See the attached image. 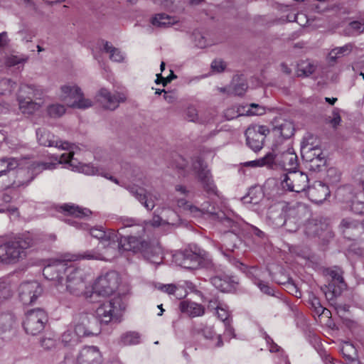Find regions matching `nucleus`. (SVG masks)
<instances>
[{
  "label": "nucleus",
  "mask_w": 364,
  "mask_h": 364,
  "mask_svg": "<svg viewBox=\"0 0 364 364\" xmlns=\"http://www.w3.org/2000/svg\"><path fill=\"white\" fill-rule=\"evenodd\" d=\"M92 237L100 240L104 251L100 252L98 250H87L80 255V259L109 261L113 259L118 246V233L112 229L105 230L102 227L90 229Z\"/></svg>",
  "instance_id": "nucleus-1"
},
{
  "label": "nucleus",
  "mask_w": 364,
  "mask_h": 364,
  "mask_svg": "<svg viewBox=\"0 0 364 364\" xmlns=\"http://www.w3.org/2000/svg\"><path fill=\"white\" fill-rule=\"evenodd\" d=\"M36 245L30 233L23 234L0 245V261L5 264H15L25 259L30 248Z\"/></svg>",
  "instance_id": "nucleus-2"
},
{
  "label": "nucleus",
  "mask_w": 364,
  "mask_h": 364,
  "mask_svg": "<svg viewBox=\"0 0 364 364\" xmlns=\"http://www.w3.org/2000/svg\"><path fill=\"white\" fill-rule=\"evenodd\" d=\"M80 259L79 255L65 254L59 258L50 259L48 260V264L45 265L43 274L46 279L51 281H55L56 285L63 287V274L68 262Z\"/></svg>",
  "instance_id": "nucleus-3"
},
{
  "label": "nucleus",
  "mask_w": 364,
  "mask_h": 364,
  "mask_svg": "<svg viewBox=\"0 0 364 364\" xmlns=\"http://www.w3.org/2000/svg\"><path fill=\"white\" fill-rule=\"evenodd\" d=\"M126 304L121 296L112 298L102 304L96 310V318L99 323L107 324L111 321L119 322L122 312L125 309Z\"/></svg>",
  "instance_id": "nucleus-4"
},
{
  "label": "nucleus",
  "mask_w": 364,
  "mask_h": 364,
  "mask_svg": "<svg viewBox=\"0 0 364 364\" xmlns=\"http://www.w3.org/2000/svg\"><path fill=\"white\" fill-rule=\"evenodd\" d=\"M71 328L80 338L97 336L101 331L97 319L85 313L79 314L74 317Z\"/></svg>",
  "instance_id": "nucleus-5"
},
{
  "label": "nucleus",
  "mask_w": 364,
  "mask_h": 364,
  "mask_svg": "<svg viewBox=\"0 0 364 364\" xmlns=\"http://www.w3.org/2000/svg\"><path fill=\"white\" fill-rule=\"evenodd\" d=\"M76 148L77 146L74 144L68 153L63 154L59 159V163L65 164L67 168H70L73 171H77L89 176H102L103 173L102 169L95 167L90 164H82L74 157L76 153Z\"/></svg>",
  "instance_id": "nucleus-6"
},
{
  "label": "nucleus",
  "mask_w": 364,
  "mask_h": 364,
  "mask_svg": "<svg viewBox=\"0 0 364 364\" xmlns=\"http://www.w3.org/2000/svg\"><path fill=\"white\" fill-rule=\"evenodd\" d=\"M118 283V274L114 271L108 272L97 278L92 288V291L90 294L92 296L93 294L102 296H109L117 289Z\"/></svg>",
  "instance_id": "nucleus-7"
},
{
  "label": "nucleus",
  "mask_w": 364,
  "mask_h": 364,
  "mask_svg": "<svg viewBox=\"0 0 364 364\" xmlns=\"http://www.w3.org/2000/svg\"><path fill=\"white\" fill-rule=\"evenodd\" d=\"M47 321V314L43 309H33L26 314L23 328L27 333L34 336L43 330Z\"/></svg>",
  "instance_id": "nucleus-8"
},
{
  "label": "nucleus",
  "mask_w": 364,
  "mask_h": 364,
  "mask_svg": "<svg viewBox=\"0 0 364 364\" xmlns=\"http://www.w3.org/2000/svg\"><path fill=\"white\" fill-rule=\"evenodd\" d=\"M308 183L307 174L296 170L289 171L282 180V186L284 189L296 193L305 191L309 187Z\"/></svg>",
  "instance_id": "nucleus-9"
},
{
  "label": "nucleus",
  "mask_w": 364,
  "mask_h": 364,
  "mask_svg": "<svg viewBox=\"0 0 364 364\" xmlns=\"http://www.w3.org/2000/svg\"><path fill=\"white\" fill-rule=\"evenodd\" d=\"M308 214V210L304 205L287 203V207L285 208V215L287 218L286 229L290 232L296 231L299 224Z\"/></svg>",
  "instance_id": "nucleus-10"
},
{
  "label": "nucleus",
  "mask_w": 364,
  "mask_h": 364,
  "mask_svg": "<svg viewBox=\"0 0 364 364\" xmlns=\"http://www.w3.org/2000/svg\"><path fill=\"white\" fill-rule=\"evenodd\" d=\"M269 133V129L266 126H250L245 132L247 146L255 152L259 151L263 147L264 139Z\"/></svg>",
  "instance_id": "nucleus-11"
},
{
  "label": "nucleus",
  "mask_w": 364,
  "mask_h": 364,
  "mask_svg": "<svg viewBox=\"0 0 364 364\" xmlns=\"http://www.w3.org/2000/svg\"><path fill=\"white\" fill-rule=\"evenodd\" d=\"M328 275L331 277V281L328 286L322 289L326 297L331 300L341 294L342 290L346 288V284L341 269H331L328 271Z\"/></svg>",
  "instance_id": "nucleus-12"
},
{
  "label": "nucleus",
  "mask_w": 364,
  "mask_h": 364,
  "mask_svg": "<svg viewBox=\"0 0 364 364\" xmlns=\"http://www.w3.org/2000/svg\"><path fill=\"white\" fill-rule=\"evenodd\" d=\"M192 167L197 174L198 180L203 184V188L210 193H215L216 187L213 183L210 171L207 168V165L203 161L197 157L192 164Z\"/></svg>",
  "instance_id": "nucleus-13"
},
{
  "label": "nucleus",
  "mask_w": 364,
  "mask_h": 364,
  "mask_svg": "<svg viewBox=\"0 0 364 364\" xmlns=\"http://www.w3.org/2000/svg\"><path fill=\"white\" fill-rule=\"evenodd\" d=\"M117 244V251L113 258L117 257L121 251L137 252L142 250L147 245V243L141 237L132 235L122 237L119 234H118Z\"/></svg>",
  "instance_id": "nucleus-14"
},
{
  "label": "nucleus",
  "mask_w": 364,
  "mask_h": 364,
  "mask_svg": "<svg viewBox=\"0 0 364 364\" xmlns=\"http://www.w3.org/2000/svg\"><path fill=\"white\" fill-rule=\"evenodd\" d=\"M127 189L148 210H151L155 207V202L159 199V193L147 191L144 188L136 185L130 186Z\"/></svg>",
  "instance_id": "nucleus-15"
},
{
  "label": "nucleus",
  "mask_w": 364,
  "mask_h": 364,
  "mask_svg": "<svg viewBox=\"0 0 364 364\" xmlns=\"http://www.w3.org/2000/svg\"><path fill=\"white\" fill-rule=\"evenodd\" d=\"M176 202L178 208H182L187 214L192 217L197 218L204 214H209L213 215V218H216L217 213L215 211V208L208 202L202 204L200 208L191 204L184 198H177Z\"/></svg>",
  "instance_id": "nucleus-16"
},
{
  "label": "nucleus",
  "mask_w": 364,
  "mask_h": 364,
  "mask_svg": "<svg viewBox=\"0 0 364 364\" xmlns=\"http://www.w3.org/2000/svg\"><path fill=\"white\" fill-rule=\"evenodd\" d=\"M43 289L36 281L22 283L19 287V298L25 305L32 304L42 294Z\"/></svg>",
  "instance_id": "nucleus-17"
},
{
  "label": "nucleus",
  "mask_w": 364,
  "mask_h": 364,
  "mask_svg": "<svg viewBox=\"0 0 364 364\" xmlns=\"http://www.w3.org/2000/svg\"><path fill=\"white\" fill-rule=\"evenodd\" d=\"M36 136L39 144L44 146H54L61 150L70 151L74 145L67 141L58 139L54 134L44 129H38Z\"/></svg>",
  "instance_id": "nucleus-18"
},
{
  "label": "nucleus",
  "mask_w": 364,
  "mask_h": 364,
  "mask_svg": "<svg viewBox=\"0 0 364 364\" xmlns=\"http://www.w3.org/2000/svg\"><path fill=\"white\" fill-rule=\"evenodd\" d=\"M77 364H102V355L97 346H86L82 348L76 357ZM112 364V363H107Z\"/></svg>",
  "instance_id": "nucleus-19"
},
{
  "label": "nucleus",
  "mask_w": 364,
  "mask_h": 364,
  "mask_svg": "<svg viewBox=\"0 0 364 364\" xmlns=\"http://www.w3.org/2000/svg\"><path fill=\"white\" fill-rule=\"evenodd\" d=\"M193 335L196 338L203 337L209 345L220 347L223 345L221 336L217 334L212 326L200 323L193 328Z\"/></svg>",
  "instance_id": "nucleus-20"
},
{
  "label": "nucleus",
  "mask_w": 364,
  "mask_h": 364,
  "mask_svg": "<svg viewBox=\"0 0 364 364\" xmlns=\"http://www.w3.org/2000/svg\"><path fill=\"white\" fill-rule=\"evenodd\" d=\"M126 97L120 92L111 93L105 88L100 90L97 95V100L105 109L114 110L121 102H124Z\"/></svg>",
  "instance_id": "nucleus-21"
},
{
  "label": "nucleus",
  "mask_w": 364,
  "mask_h": 364,
  "mask_svg": "<svg viewBox=\"0 0 364 364\" xmlns=\"http://www.w3.org/2000/svg\"><path fill=\"white\" fill-rule=\"evenodd\" d=\"M175 262L178 265L189 269H197L201 264L202 257L191 250H185L174 255Z\"/></svg>",
  "instance_id": "nucleus-22"
},
{
  "label": "nucleus",
  "mask_w": 364,
  "mask_h": 364,
  "mask_svg": "<svg viewBox=\"0 0 364 364\" xmlns=\"http://www.w3.org/2000/svg\"><path fill=\"white\" fill-rule=\"evenodd\" d=\"M286 207H287V203L280 201L272 205L268 208L267 218L275 227H282L287 224Z\"/></svg>",
  "instance_id": "nucleus-23"
},
{
  "label": "nucleus",
  "mask_w": 364,
  "mask_h": 364,
  "mask_svg": "<svg viewBox=\"0 0 364 364\" xmlns=\"http://www.w3.org/2000/svg\"><path fill=\"white\" fill-rule=\"evenodd\" d=\"M301 152L304 159L314 163L316 167L325 165L326 160L322 156V150L318 146H312L309 144L302 145Z\"/></svg>",
  "instance_id": "nucleus-24"
},
{
  "label": "nucleus",
  "mask_w": 364,
  "mask_h": 364,
  "mask_svg": "<svg viewBox=\"0 0 364 364\" xmlns=\"http://www.w3.org/2000/svg\"><path fill=\"white\" fill-rule=\"evenodd\" d=\"M307 195L314 203H323L330 195L328 187L321 181H316L312 186L308 187Z\"/></svg>",
  "instance_id": "nucleus-25"
},
{
  "label": "nucleus",
  "mask_w": 364,
  "mask_h": 364,
  "mask_svg": "<svg viewBox=\"0 0 364 364\" xmlns=\"http://www.w3.org/2000/svg\"><path fill=\"white\" fill-rule=\"evenodd\" d=\"M272 131L276 135L288 139L294 134V128L292 122L282 117L274 118L272 122Z\"/></svg>",
  "instance_id": "nucleus-26"
},
{
  "label": "nucleus",
  "mask_w": 364,
  "mask_h": 364,
  "mask_svg": "<svg viewBox=\"0 0 364 364\" xmlns=\"http://www.w3.org/2000/svg\"><path fill=\"white\" fill-rule=\"evenodd\" d=\"M75 280L72 281L73 277L69 278V282H65L66 290L70 294L76 296L85 295L86 298L92 297L88 291H85L86 283L85 277H80L77 275Z\"/></svg>",
  "instance_id": "nucleus-27"
},
{
  "label": "nucleus",
  "mask_w": 364,
  "mask_h": 364,
  "mask_svg": "<svg viewBox=\"0 0 364 364\" xmlns=\"http://www.w3.org/2000/svg\"><path fill=\"white\" fill-rule=\"evenodd\" d=\"M211 284L222 292L231 291L237 283L235 277L220 274L210 278Z\"/></svg>",
  "instance_id": "nucleus-28"
},
{
  "label": "nucleus",
  "mask_w": 364,
  "mask_h": 364,
  "mask_svg": "<svg viewBox=\"0 0 364 364\" xmlns=\"http://www.w3.org/2000/svg\"><path fill=\"white\" fill-rule=\"evenodd\" d=\"M277 161L289 171L296 170L298 167V158L292 148H288L287 151L277 155Z\"/></svg>",
  "instance_id": "nucleus-29"
},
{
  "label": "nucleus",
  "mask_w": 364,
  "mask_h": 364,
  "mask_svg": "<svg viewBox=\"0 0 364 364\" xmlns=\"http://www.w3.org/2000/svg\"><path fill=\"white\" fill-rule=\"evenodd\" d=\"M179 307L182 313L190 317L201 316L205 313V308L203 305L191 301H181Z\"/></svg>",
  "instance_id": "nucleus-30"
},
{
  "label": "nucleus",
  "mask_w": 364,
  "mask_h": 364,
  "mask_svg": "<svg viewBox=\"0 0 364 364\" xmlns=\"http://www.w3.org/2000/svg\"><path fill=\"white\" fill-rule=\"evenodd\" d=\"M18 166V161L14 158L2 157L0 159V178L6 177L8 173ZM9 187L7 183L0 184V189Z\"/></svg>",
  "instance_id": "nucleus-31"
},
{
  "label": "nucleus",
  "mask_w": 364,
  "mask_h": 364,
  "mask_svg": "<svg viewBox=\"0 0 364 364\" xmlns=\"http://www.w3.org/2000/svg\"><path fill=\"white\" fill-rule=\"evenodd\" d=\"M56 162H43V161H35L33 162L28 167V171L31 176L33 178L41 173L43 170H53L56 168L60 164L59 160L55 159Z\"/></svg>",
  "instance_id": "nucleus-32"
},
{
  "label": "nucleus",
  "mask_w": 364,
  "mask_h": 364,
  "mask_svg": "<svg viewBox=\"0 0 364 364\" xmlns=\"http://www.w3.org/2000/svg\"><path fill=\"white\" fill-rule=\"evenodd\" d=\"M19 109L23 114H31L38 110L41 105V102L33 101L31 97L23 98V95L18 97Z\"/></svg>",
  "instance_id": "nucleus-33"
},
{
  "label": "nucleus",
  "mask_w": 364,
  "mask_h": 364,
  "mask_svg": "<svg viewBox=\"0 0 364 364\" xmlns=\"http://www.w3.org/2000/svg\"><path fill=\"white\" fill-rule=\"evenodd\" d=\"M61 95L60 96L61 100L64 101L68 106V102H73L77 100V93H82L81 89L77 85H63L60 88Z\"/></svg>",
  "instance_id": "nucleus-34"
},
{
  "label": "nucleus",
  "mask_w": 364,
  "mask_h": 364,
  "mask_svg": "<svg viewBox=\"0 0 364 364\" xmlns=\"http://www.w3.org/2000/svg\"><path fill=\"white\" fill-rule=\"evenodd\" d=\"M220 223L228 228L227 233L238 234L240 232V225L237 222L225 215L223 212H217L216 218Z\"/></svg>",
  "instance_id": "nucleus-35"
},
{
  "label": "nucleus",
  "mask_w": 364,
  "mask_h": 364,
  "mask_svg": "<svg viewBox=\"0 0 364 364\" xmlns=\"http://www.w3.org/2000/svg\"><path fill=\"white\" fill-rule=\"evenodd\" d=\"M61 208L65 213L79 218L89 217L92 214L89 209L80 208L74 204H64Z\"/></svg>",
  "instance_id": "nucleus-36"
},
{
  "label": "nucleus",
  "mask_w": 364,
  "mask_h": 364,
  "mask_svg": "<svg viewBox=\"0 0 364 364\" xmlns=\"http://www.w3.org/2000/svg\"><path fill=\"white\" fill-rule=\"evenodd\" d=\"M33 179V176H31L29 171L21 168L17 171L16 179L11 183L14 188L25 187L28 186Z\"/></svg>",
  "instance_id": "nucleus-37"
},
{
  "label": "nucleus",
  "mask_w": 364,
  "mask_h": 364,
  "mask_svg": "<svg viewBox=\"0 0 364 364\" xmlns=\"http://www.w3.org/2000/svg\"><path fill=\"white\" fill-rule=\"evenodd\" d=\"M264 197L262 188L259 186H252L249 189L247 196L242 198L244 203H258Z\"/></svg>",
  "instance_id": "nucleus-38"
},
{
  "label": "nucleus",
  "mask_w": 364,
  "mask_h": 364,
  "mask_svg": "<svg viewBox=\"0 0 364 364\" xmlns=\"http://www.w3.org/2000/svg\"><path fill=\"white\" fill-rule=\"evenodd\" d=\"M15 322L14 316L9 313H0V336L10 332Z\"/></svg>",
  "instance_id": "nucleus-39"
},
{
  "label": "nucleus",
  "mask_w": 364,
  "mask_h": 364,
  "mask_svg": "<svg viewBox=\"0 0 364 364\" xmlns=\"http://www.w3.org/2000/svg\"><path fill=\"white\" fill-rule=\"evenodd\" d=\"M141 341V335L136 331H128L121 335L119 345L121 346L137 345Z\"/></svg>",
  "instance_id": "nucleus-40"
},
{
  "label": "nucleus",
  "mask_w": 364,
  "mask_h": 364,
  "mask_svg": "<svg viewBox=\"0 0 364 364\" xmlns=\"http://www.w3.org/2000/svg\"><path fill=\"white\" fill-rule=\"evenodd\" d=\"M247 88V83L240 77H234L231 84L228 86V94L235 95H242Z\"/></svg>",
  "instance_id": "nucleus-41"
},
{
  "label": "nucleus",
  "mask_w": 364,
  "mask_h": 364,
  "mask_svg": "<svg viewBox=\"0 0 364 364\" xmlns=\"http://www.w3.org/2000/svg\"><path fill=\"white\" fill-rule=\"evenodd\" d=\"M178 20L176 17L164 14H156L151 20L154 26L157 27H166L175 24Z\"/></svg>",
  "instance_id": "nucleus-42"
},
{
  "label": "nucleus",
  "mask_w": 364,
  "mask_h": 364,
  "mask_svg": "<svg viewBox=\"0 0 364 364\" xmlns=\"http://www.w3.org/2000/svg\"><path fill=\"white\" fill-rule=\"evenodd\" d=\"M223 246L228 251L233 252L235 248L241 243V240L237 234L225 233L223 236Z\"/></svg>",
  "instance_id": "nucleus-43"
},
{
  "label": "nucleus",
  "mask_w": 364,
  "mask_h": 364,
  "mask_svg": "<svg viewBox=\"0 0 364 364\" xmlns=\"http://www.w3.org/2000/svg\"><path fill=\"white\" fill-rule=\"evenodd\" d=\"M341 352L346 360L348 361L347 364H361L360 362L355 359V348L348 342H345L341 347Z\"/></svg>",
  "instance_id": "nucleus-44"
},
{
  "label": "nucleus",
  "mask_w": 364,
  "mask_h": 364,
  "mask_svg": "<svg viewBox=\"0 0 364 364\" xmlns=\"http://www.w3.org/2000/svg\"><path fill=\"white\" fill-rule=\"evenodd\" d=\"M106 53H109V58L112 61L121 63L124 59V55L117 48L113 47L109 42L106 41L103 47Z\"/></svg>",
  "instance_id": "nucleus-45"
},
{
  "label": "nucleus",
  "mask_w": 364,
  "mask_h": 364,
  "mask_svg": "<svg viewBox=\"0 0 364 364\" xmlns=\"http://www.w3.org/2000/svg\"><path fill=\"white\" fill-rule=\"evenodd\" d=\"M64 274L66 275L65 282H69L70 277H73L72 281H73L76 279L75 278L77 277V275H80V277H85L84 270L71 262H68L63 275Z\"/></svg>",
  "instance_id": "nucleus-46"
},
{
  "label": "nucleus",
  "mask_w": 364,
  "mask_h": 364,
  "mask_svg": "<svg viewBox=\"0 0 364 364\" xmlns=\"http://www.w3.org/2000/svg\"><path fill=\"white\" fill-rule=\"evenodd\" d=\"M92 105V101L85 98L82 92L80 95L77 94V100H74L73 102H68L69 107L77 109H87L91 107Z\"/></svg>",
  "instance_id": "nucleus-47"
},
{
  "label": "nucleus",
  "mask_w": 364,
  "mask_h": 364,
  "mask_svg": "<svg viewBox=\"0 0 364 364\" xmlns=\"http://www.w3.org/2000/svg\"><path fill=\"white\" fill-rule=\"evenodd\" d=\"M79 336L75 333V331L71 328V324L69 328L65 331L62 335V342L65 346H74L80 342Z\"/></svg>",
  "instance_id": "nucleus-48"
},
{
  "label": "nucleus",
  "mask_w": 364,
  "mask_h": 364,
  "mask_svg": "<svg viewBox=\"0 0 364 364\" xmlns=\"http://www.w3.org/2000/svg\"><path fill=\"white\" fill-rule=\"evenodd\" d=\"M351 210L356 214H364V191L356 194L351 203Z\"/></svg>",
  "instance_id": "nucleus-49"
},
{
  "label": "nucleus",
  "mask_w": 364,
  "mask_h": 364,
  "mask_svg": "<svg viewBox=\"0 0 364 364\" xmlns=\"http://www.w3.org/2000/svg\"><path fill=\"white\" fill-rule=\"evenodd\" d=\"M323 227L326 228V225L323 224L318 225L314 220L309 221L305 227V234L308 236H320Z\"/></svg>",
  "instance_id": "nucleus-50"
},
{
  "label": "nucleus",
  "mask_w": 364,
  "mask_h": 364,
  "mask_svg": "<svg viewBox=\"0 0 364 364\" xmlns=\"http://www.w3.org/2000/svg\"><path fill=\"white\" fill-rule=\"evenodd\" d=\"M274 161V157L272 154L268 153L265 156L257 160L247 161L245 164L246 166L259 167L265 165H272Z\"/></svg>",
  "instance_id": "nucleus-51"
},
{
  "label": "nucleus",
  "mask_w": 364,
  "mask_h": 364,
  "mask_svg": "<svg viewBox=\"0 0 364 364\" xmlns=\"http://www.w3.org/2000/svg\"><path fill=\"white\" fill-rule=\"evenodd\" d=\"M353 47L354 45L353 43H348L341 47H336L330 52V57L332 59H336L348 55L353 50Z\"/></svg>",
  "instance_id": "nucleus-52"
},
{
  "label": "nucleus",
  "mask_w": 364,
  "mask_h": 364,
  "mask_svg": "<svg viewBox=\"0 0 364 364\" xmlns=\"http://www.w3.org/2000/svg\"><path fill=\"white\" fill-rule=\"evenodd\" d=\"M28 60V56L26 55H10L5 58V64L8 67H14L18 65H23Z\"/></svg>",
  "instance_id": "nucleus-53"
},
{
  "label": "nucleus",
  "mask_w": 364,
  "mask_h": 364,
  "mask_svg": "<svg viewBox=\"0 0 364 364\" xmlns=\"http://www.w3.org/2000/svg\"><path fill=\"white\" fill-rule=\"evenodd\" d=\"M158 289L168 294H174L178 299H181L185 296V294H183L182 293H178V291L181 290V287L175 284H160L158 287Z\"/></svg>",
  "instance_id": "nucleus-54"
},
{
  "label": "nucleus",
  "mask_w": 364,
  "mask_h": 364,
  "mask_svg": "<svg viewBox=\"0 0 364 364\" xmlns=\"http://www.w3.org/2000/svg\"><path fill=\"white\" fill-rule=\"evenodd\" d=\"M47 112L51 117H60L65 112L64 105L60 104H53L48 107Z\"/></svg>",
  "instance_id": "nucleus-55"
},
{
  "label": "nucleus",
  "mask_w": 364,
  "mask_h": 364,
  "mask_svg": "<svg viewBox=\"0 0 364 364\" xmlns=\"http://www.w3.org/2000/svg\"><path fill=\"white\" fill-rule=\"evenodd\" d=\"M315 70V67L309 62H302L299 64L297 75L299 76H309Z\"/></svg>",
  "instance_id": "nucleus-56"
},
{
  "label": "nucleus",
  "mask_w": 364,
  "mask_h": 364,
  "mask_svg": "<svg viewBox=\"0 0 364 364\" xmlns=\"http://www.w3.org/2000/svg\"><path fill=\"white\" fill-rule=\"evenodd\" d=\"M263 272L262 269L257 267H250L247 272V277L252 279L253 283L256 285L257 282H261Z\"/></svg>",
  "instance_id": "nucleus-57"
},
{
  "label": "nucleus",
  "mask_w": 364,
  "mask_h": 364,
  "mask_svg": "<svg viewBox=\"0 0 364 364\" xmlns=\"http://www.w3.org/2000/svg\"><path fill=\"white\" fill-rule=\"evenodd\" d=\"M186 118L188 121L197 123H204V121L198 116V111L194 107H188L186 110Z\"/></svg>",
  "instance_id": "nucleus-58"
},
{
  "label": "nucleus",
  "mask_w": 364,
  "mask_h": 364,
  "mask_svg": "<svg viewBox=\"0 0 364 364\" xmlns=\"http://www.w3.org/2000/svg\"><path fill=\"white\" fill-rule=\"evenodd\" d=\"M348 29L352 32V34L364 32V19L350 22L348 24Z\"/></svg>",
  "instance_id": "nucleus-59"
},
{
  "label": "nucleus",
  "mask_w": 364,
  "mask_h": 364,
  "mask_svg": "<svg viewBox=\"0 0 364 364\" xmlns=\"http://www.w3.org/2000/svg\"><path fill=\"white\" fill-rule=\"evenodd\" d=\"M11 296L10 287L5 282H0V304L9 299Z\"/></svg>",
  "instance_id": "nucleus-60"
},
{
  "label": "nucleus",
  "mask_w": 364,
  "mask_h": 364,
  "mask_svg": "<svg viewBox=\"0 0 364 364\" xmlns=\"http://www.w3.org/2000/svg\"><path fill=\"white\" fill-rule=\"evenodd\" d=\"M359 223L357 220L350 218H346L342 220L340 226L343 232L348 229H355L358 226Z\"/></svg>",
  "instance_id": "nucleus-61"
},
{
  "label": "nucleus",
  "mask_w": 364,
  "mask_h": 364,
  "mask_svg": "<svg viewBox=\"0 0 364 364\" xmlns=\"http://www.w3.org/2000/svg\"><path fill=\"white\" fill-rule=\"evenodd\" d=\"M216 314L218 318L223 321L224 324L230 321V320L229 319L230 312L227 309L226 306L225 307L221 306L220 309H218V311H216Z\"/></svg>",
  "instance_id": "nucleus-62"
},
{
  "label": "nucleus",
  "mask_w": 364,
  "mask_h": 364,
  "mask_svg": "<svg viewBox=\"0 0 364 364\" xmlns=\"http://www.w3.org/2000/svg\"><path fill=\"white\" fill-rule=\"evenodd\" d=\"M256 286L258 287V288L260 289L262 292L264 294L268 295V296H274V289L270 287L268 283L264 282L263 281L261 282H257Z\"/></svg>",
  "instance_id": "nucleus-63"
},
{
  "label": "nucleus",
  "mask_w": 364,
  "mask_h": 364,
  "mask_svg": "<svg viewBox=\"0 0 364 364\" xmlns=\"http://www.w3.org/2000/svg\"><path fill=\"white\" fill-rule=\"evenodd\" d=\"M225 68L226 63L222 59H215L211 63V68L215 72L221 73Z\"/></svg>",
  "instance_id": "nucleus-64"
}]
</instances>
